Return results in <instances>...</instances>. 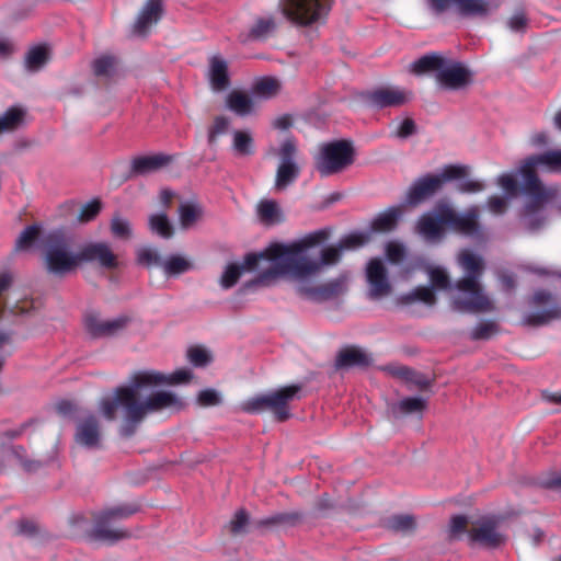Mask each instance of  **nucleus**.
<instances>
[{
	"label": "nucleus",
	"instance_id": "obj_35",
	"mask_svg": "<svg viewBox=\"0 0 561 561\" xmlns=\"http://www.w3.org/2000/svg\"><path fill=\"white\" fill-rule=\"evenodd\" d=\"M232 149L237 156L249 157L254 154V139L249 130H234L232 134Z\"/></svg>",
	"mask_w": 561,
	"mask_h": 561
},
{
	"label": "nucleus",
	"instance_id": "obj_18",
	"mask_svg": "<svg viewBox=\"0 0 561 561\" xmlns=\"http://www.w3.org/2000/svg\"><path fill=\"white\" fill-rule=\"evenodd\" d=\"M436 80L445 91H462L473 82V72L460 61H449L436 72Z\"/></svg>",
	"mask_w": 561,
	"mask_h": 561
},
{
	"label": "nucleus",
	"instance_id": "obj_46",
	"mask_svg": "<svg viewBox=\"0 0 561 561\" xmlns=\"http://www.w3.org/2000/svg\"><path fill=\"white\" fill-rule=\"evenodd\" d=\"M137 262L138 264L146 267L159 266L162 268L164 260L162 259L158 249L144 247L137 250Z\"/></svg>",
	"mask_w": 561,
	"mask_h": 561
},
{
	"label": "nucleus",
	"instance_id": "obj_50",
	"mask_svg": "<svg viewBox=\"0 0 561 561\" xmlns=\"http://www.w3.org/2000/svg\"><path fill=\"white\" fill-rule=\"evenodd\" d=\"M230 121L228 117L218 115L214 118L213 124L208 127L207 141L209 146H215L219 136L225 135L229 128Z\"/></svg>",
	"mask_w": 561,
	"mask_h": 561
},
{
	"label": "nucleus",
	"instance_id": "obj_48",
	"mask_svg": "<svg viewBox=\"0 0 561 561\" xmlns=\"http://www.w3.org/2000/svg\"><path fill=\"white\" fill-rule=\"evenodd\" d=\"M249 524V513L244 508H239L236 511L232 518L228 523L227 528L232 536H239L247 533V526Z\"/></svg>",
	"mask_w": 561,
	"mask_h": 561
},
{
	"label": "nucleus",
	"instance_id": "obj_5",
	"mask_svg": "<svg viewBox=\"0 0 561 561\" xmlns=\"http://www.w3.org/2000/svg\"><path fill=\"white\" fill-rule=\"evenodd\" d=\"M300 391V385L285 386L242 401L240 410L249 414H260L270 410L277 422H285L291 417L289 403L299 399Z\"/></svg>",
	"mask_w": 561,
	"mask_h": 561
},
{
	"label": "nucleus",
	"instance_id": "obj_28",
	"mask_svg": "<svg viewBox=\"0 0 561 561\" xmlns=\"http://www.w3.org/2000/svg\"><path fill=\"white\" fill-rule=\"evenodd\" d=\"M226 107L240 117H247L255 113L253 98L240 90H232L227 95Z\"/></svg>",
	"mask_w": 561,
	"mask_h": 561
},
{
	"label": "nucleus",
	"instance_id": "obj_3",
	"mask_svg": "<svg viewBox=\"0 0 561 561\" xmlns=\"http://www.w3.org/2000/svg\"><path fill=\"white\" fill-rule=\"evenodd\" d=\"M520 194L524 204L518 210V221L525 234L537 236L541 233L549 221L547 205L560 196L557 185L538 186L535 178L528 175L520 181Z\"/></svg>",
	"mask_w": 561,
	"mask_h": 561
},
{
	"label": "nucleus",
	"instance_id": "obj_64",
	"mask_svg": "<svg viewBox=\"0 0 561 561\" xmlns=\"http://www.w3.org/2000/svg\"><path fill=\"white\" fill-rule=\"evenodd\" d=\"M538 484L543 489H559L561 488V471L560 472H550L547 476L540 478L538 480Z\"/></svg>",
	"mask_w": 561,
	"mask_h": 561
},
{
	"label": "nucleus",
	"instance_id": "obj_42",
	"mask_svg": "<svg viewBox=\"0 0 561 561\" xmlns=\"http://www.w3.org/2000/svg\"><path fill=\"white\" fill-rule=\"evenodd\" d=\"M385 526L396 533L409 534L415 529L416 522L411 515H393L386 519Z\"/></svg>",
	"mask_w": 561,
	"mask_h": 561
},
{
	"label": "nucleus",
	"instance_id": "obj_25",
	"mask_svg": "<svg viewBox=\"0 0 561 561\" xmlns=\"http://www.w3.org/2000/svg\"><path fill=\"white\" fill-rule=\"evenodd\" d=\"M76 440L78 444L93 448L99 446L101 439L100 422L94 415H88L76 427Z\"/></svg>",
	"mask_w": 561,
	"mask_h": 561
},
{
	"label": "nucleus",
	"instance_id": "obj_43",
	"mask_svg": "<svg viewBox=\"0 0 561 561\" xmlns=\"http://www.w3.org/2000/svg\"><path fill=\"white\" fill-rule=\"evenodd\" d=\"M463 167L466 171L460 178L455 180L457 182V191L461 194H476L484 191L485 184L482 181L468 178L470 167L466 164Z\"/></svg>",
	"mask_w": 561,
	"mask_h": 561
},
{
	"label": "nucleus",
	"instance_id": "obj_56",
	"mask_svg": "<svg viewBox=\"0 0 561 561\" xmlns=\"http://www.w3.org/2000/svg\"><path fill=\"white\" fill-rule=\"evenodd\" d=\"M196 400L197 403L204 408L217 407L220 405L222 402L220 393L211 388L201 390L197 394Z\"/></svg>",
	"mask_w": 561,
	"mask_h": 561
},
{
	"label": "nucleus",
	"instance_id": "obj_9",
	"mask_svg": "<svg viewBox=\"0 0 561 561\" xmlns=\"http://www.w3.org/2000/svg\"><path fill=\"white\" fill-rule=\"evenodd\" d=\"M283 15L299 26L324 21L331 10V0H279Z\"/></svg>",
	"mask_w": 561,
	"mask_h": 561
},
{
	"label": "nucleus",
	"instance_id": "obj_62",
	"mask_svg": "<svg viewBox=\"0 0 561 561\" xmlns=\"http://www.w3.org/2000/svg\"><path fill=\"white\" fill-rule=\"evenodd\" d=\"M468 517L466 515H454L449 523V535L451 538H459L466 531Z\"/></svg>",
	"mask_w": 561,
	"mask_h": 561
},
{
	"label": "nucleus",
	"instance_id": "obj_2",
	"mask_svg": "<svg viewBox=\"0 0 561 561\" xmlns=\"http://www.w3.org/2000/svg\"><path fill=\"white\" fill-rule=\"evenodd\" d=\"M192 377L188 369H179L169 376L156 370L136 371L130 376L128 386L117 387L113 398L101 400L100 411L107 421H115L116 409L121 404L125 408L128 420L133 422H142L148 414L163 410L180 411L185 403L171 391L159 390L150 393L145 400L139 399V391L146 387L187 382Z\"/></svg>",
	"mask_w": 561,
	"mask_h": 561
},
{
	"label": "nucleus",
	"instance_id": "obj_59",
	"mask_svg": "<svg viewBox=\"0 0 561 561\" xmlns=\"http://www.w3.org/2000/svg\"><path fill=\"white\" fill-rule=\"evenodd\" d=\"M111 231L115 237L122 239H127L131 234V229L128 220L123 219L118 216L113 217L111 221Z\"/></svg>",
	"mask_w": 561,
	"mask_h": 561
},
{
	"label": "nucleus",
	"instance_id": "obj_44",
	"mask_svg": "<svg viewBox=\"0 0 561 561\" xmlns=\"http://www.w3.org/2000/svg\"><path fill=\"white\" fill-rule=\"evenodd\" d=\"M24 112L15 106H12L5 111L0 117V134L15 130L22 123Z\"/></svg>",
	"mask_w": 561,
	"mask_h": 561
},
{
	"label": "nucleus",
	"instance_id": "obj_37",
	"mask_svg": "<svg viewBox=\"0 0 561 561\" xmlns=\"http://www.w3.org/2000/svg\"><path fill=\"white\" fill-rule=\"evenodd\" d=\"M192 268V262L180 254H172L168 256L162 264V271L168 277L180 276Z\"/></svg>",
	"mask_w": 561,
	"mask_h": 561
},
{
	"label": "nucleus",
	"instance_id": "obj_4",
	"mask_svg": "<svg viewBox=\"0 0 561 561\" xmlns=\"http://www.w3.org/2000/svg\"><path fill=\"white\" fill-rule=\"evenodd\" d=\"M465 276L455 285L457 296L453 299V309L459 312L488 311L491 308L489 298L483 294L478 282L482 274V259L466 252L460 257Z\"/></svg>",
	"mask_w": 561,
	"mask_h": 561
},
{
	"label": "nucleus",
	"instance_id": "obj_55",
	"mask_svg": "<svg viewBox=\"0 0 561 561\" xmlns=\"http://www.w3.org/2000/svg\"><path fill=\"white\" fill-rule=\"evenodd\" d=\"M102 209V203L95 198L83 205L79 211L78 220L80 222H90L96 218Z\"/></svg>",
	"mask_w": 561,
	"mask_h": 561
},
{
	"label": "nucleus",
	"instance_id": "obj_15",
	"mask_svg": "<svg viewBox=\"0 0 561 561\" xmlns=\"http://www.w3.org/2000/svg\"><path fill=\"white\" fill-rule=\"evenodd\" d=\"M535 306L547 305V308L536 309L525 314L524 323L531 327H541L553 320L561 319V304L546 289L535 291L530 301Z\"/></svg>",
	"mask_w": 561,
	"mask_h": 561
},
{
	"label": "nucleus",
	"instance_id": "obj_31",
	"mask_svg": "<svg viewBox=\"0 0 561 561\" xmlns=\"http://www.w3.org/2000/svg\"><path fill=\"white\" fill-rule=\"evenodd\" d=\"M208 78L214 90L222 91L228 88L230 84L228 64L222 57L218 55L210 57Z\"/></svg>",
	"mask_w": 561,
	"mask_h": 561
},
{
	"label": "nucleus",
	"instance_id": "obj_21",
	"mask_svg": "<svg viewBox=\"0 0 561 561\" xmlns=\"http://www.w3.org/2000/svg\"><path fill=\"white\" fill-rule=\"evenodd\" d=\"M81 263H96L106 270H114L118 262L116 255L104 242H92L79 250V265Z\"/></svg>",
	"mask_w": 561,
	"mask_h": 561
},
{
	"label": "nucleus",
	"instance_id": "obj_52",
	"mask_svg": "<svg viewBox=\"0 0 561 561\" xmlns=\"http://www.w3.org/2000/svg\"><path fill=\"white\" fill-rule=\"evenodd\" d=\"M507 28L516 34H525L528 26V18L523 9H517L506 22Z\"/></svg>",
	"mask_w": 561,
	"mask_h": 561
},
{
	"label": "nucleus",
	"instance_id": "obj_7",
	"mask_svg": "<svg viewBox=\"0 0 561 561\" xmlns=\"http://www.w3.org/2000/svg\"><path fill=\"white\" fill-rule=\"evenodd\" d=\"M356 157L354 144L350 139H337L321 144L314 156L316 170L322 178L337 174L351 167Z\"/></svg>",
	"mask_w": 561,
	"mask_h": 561
},
{
	"label": "nucleus",
	"instance_id": "obj_13",
	"mask_svg": "<svg viewBox=\"0 0 561 561\" xmlns=\"http://www.w3.org/2000/svg\"><path fill=\"white\" fill-rule=\"evenodd\" d=\"M363 99L370 107L377 110L397 108L411 102L413 93L407 88L387 84L366 91L363 94Z\"/></svg>",
	"mask_w": 561,
	"mask_h": 561
},
{
	"label": "nucleus",
	"instance_id": "obj_23",
	"mask_svg": "<svg viewBox=\"0 0 561 561\" xmlns=\"http://www.w3.org/2000/svg\"><path fill=\"white\" fill-rule=\"evenodd\" d=\"M171 161L172 157L163 153L135 157L131 159L130 168L125 179L130 180L156 172L168 165Z\"/></svg>",
	"mask_w": 561,
	"mask_h": 561
},
{
	"label": "nucleus",
	"instance_id": "obj_32",
	"mask_svg": "<svg viewBox=\"0 0 561 561\" xmlns=\"http://www.w3.org/2000/svg\"><path fill=\"white\" fill-rule=\"evenodd\" d=\"M421 412V397L404 398L398 402H391L387 405L389 417L398 420L410 414Z\"/></svg>",
	"mask_w": 561,
	"mask_h": 561
},
{
	"label": "nucleus",
	"instance_id": "obj_30",
	"mask_svg": "<svg viewBox=\"0 0 561 561\" xmlns=\"http://www.w3.org/2000/svg\"><path fill=\"white\" fill-rule=\"evenodd\" d=\"M298 291L301 296L314 300L324 301L332 299L342 291V282L334 279L320 286H299Z\"/></svg>",
	"mask_w": 561,
	"mask_h": 561
},
{
	"label": "nucleus",
	"instance_id": "obj_11",
	"mask_svg": "<svg viewBox=\"0 0 561 561\" xmlns=\"http://www.w3.org/2000/svg\"><path fill=\"white\" fill-rule=\"evenodd\" d=\"M454 211L448 202L440 199L431 210L423 213V239L433 243L442 241L447 229L453 227Z\"/></svg>",
	"mask_w": 561,
	"mask_h": 561
},
{
	"label": "nucleus",
	"instance_id": "obj_39",
	"mask_svg": "<svg viewBox=\"0 0 561 561\" xmlns=\"http://www.w3.org/2000/svg\"><path fill=\"white\" fill-rule=\"evenodd\" d=\"M49 59V51L45 45H37L28 50L25 57V67L35 72L42 69Z\"/></svg>",
	"mask_w": 561,
	"mask_h": 561
},
{
	"label": "nucleus",
	"instance_id": "obj_16",
	"mask_svg": "<svg viewBox=\"0 0 561 561\" xmlns=\"http://www.w3.org/2000/svg\"><path fill=\"white\" fill-rule=\"evenodd\" d=\"M536 168L548 172H561V150H548L543 153L531 154L524 160L517 171L520 181H526L530 175L536 179L538 186H545L535 171Z\"/></svg>",
	"mask_w": 561,
	"mask_h": 561
},
{
	"label": "nucleus",
	"instance_id": "obj_29",
	"mask_svg": "<svg viewBox=\"0 0 561 561\" xmlns=\"http://www.w3.org/2000/svg\"><path fill=\"white\" fill-rule=\"evenodd\" d=\"M371 364L370 356L362 348L356 346H347L340 351L335 366L337 368H351V367H368Z\"/></svg>",
	"mask_w": 561,
	"mask_h": 561
},
{
	"label": "nucleus",
	"instance_id": "obj_63",
	"mask_svg": "<svg viewBox=\"0 0 561 561\" xmlns=\"http://www.w3.org/2000/svg\"><path fill=\"white\" fill-rule=\"evenodd\" d=\"M416 131L415 122L412 118H405L396 129L393 136L400 139H407Z\"/></svg>",
	"mask_w": 561,
	"mask_h": 561
},
{
	"label": "nucleus",
	"instance_id": "obj_20",
	"mask_svg": "<svg viewBox=\"0 0 561 561\" xmlns=\"http://www.w3.org/2000/svg\"><path fill=\"white\" fill-rule=\"evenodd\" d=\"M466 168L460 163L445 164L437 173L423 174V199L439 192L445 183L460 178Z\"/></svg>",
	"mask_w": 561,
	"mask_h": 561
},
{
	"label": "nucleus",
	"instance_id": "obj_26",
	"mask_svg": "<svg viewBox=\"0 0 561 561\" xmlns=\"http://www.w3.org/2000/svg\"><path fill=\"white\" fill-rule=\"evenodd\" d=\"M163 13L162 0H147L134 23V33L147 34L152 24L158 23Z\"/></svg>",
	"mask_w": 561,
	"mask_h": 561
},
{
	"label": "nucleus",
	"instance_id": "obj_40",
	"mask_svg": "<svg viewBox=\"0 0 561 561\" xmlns=\"http://www.w3.org/2000/svg\"><path fill=\"white\" fill-rule=\"evenodd\" d=\"M500 332L499 324L493 320L477 323L469 332L471 341H489Z\"/></svg>",
	"mask_w": 561,
	"mask_h": 561
},
{
	"label": "nucleus",
	"instance_id": "obj_61",
	"mask_svg": "<svg viewBox=\"0 0 561 561\" xmlns=\"http://www.w3.org/2000/svg\"><path fill=\"white\" fill-rule=\"evenodd\" d=\"M386 255L390 263L398 264L405 257V248L398 242H389L386 247Z\"/></svg>",
	"mask_w": 561,
	"mask_h": 561
},
{
	"label": "nucleus",
	"instance_id": "obj_47",
	"mask_svg": "<svg viewBox=\"0 0 561 561\" xmlns=\"http://www.w3.org/2000/svg\"><path fill=\"white\" fill-rule=\"evenodd\" d=\"M203 214L197 204L184 203L179 207L180 224L182 228L191 227Z\"/></svg>",
	"mask_w": 561,
	"mask_h": 561
},
{
	"label": "nucleus",
	"instance_id": "obj_49",
	"mask_svg": "<svg viewBox=\"0 0 561 561\" xmlns=\"http://www.w3.org/2000/svg\"><path fill=\"white\" fill-rule=\"evenodd\" d=\"M115 57L110 55L101 56L92 64L93 73L96 77L111 78L115 71Z\"/></svg>",
	"mask_w": 561,
	"mask_h": 561
},
{
	"label": "nucleus",
	"instance_id": "obj_41",
	"mask_svg": "<svg viewBox=\"0 0 561 561\" xmlns=\"http://www.w3.org/2000/svg\"><path fill=\"white\" fill-rule=\"evenodd\" d=\"M423 271L427 272L430 276L428 286H431L435 290H449L453 288V284L444 268H432L431 266L426 265L425 262L423 261Z\"/></svg>",
	"mask_w": 561,
	"mask_h": 561
},
{
	"label": "nucleus",
	"instance_id": "obj_19",
	"mask_svg": "<svg viewBox=\"0 0 561 561\" xmlns=\"http://www.w3.org/2000/svg\"><path fill=\"white\" fill-rule=\"evenodd\" d=\"M366 280L369 287V298L380 299L391 294L392 286L389 280L388 270L381 259L374 257L368 261Z\"/></svg>",
	"mask_w": 561,
	"mask_h": 561
},
{
	"label": "nucleus",
	"instance_id": "obj_33",
	"mask_svg": "<svg viewBox=\"0 0 561 561\" xmlns=\"http://www.w3.org/2000/svg\"><path fill=\"white\" fill-rule=\"evenodd\" d=\"M302 518V514L299 512H283L274 514L270 517L259 519L254 523L256 528H270L274 526H295Z\"/></svg>",
	"mask_w": 561,
	"mask_h": 561
},
{
	"label": "nucleus",
	"instance_id": "obj_22",
	"mask_svg": "<svg viewBox=\"0 0 561 561\" xmlns=\"http://www.w3.org/2000/svg\"><path fill=\"white\" fill-rule=\"evenodd\" d=\"M499 520L495 517H488L479 523V527L469 533L471 545L479 543L489 549L499 548L505 540V537L497 531Z\"/></svg>",
	"mask_w": 561,
	"mask_h": 561
},
{
	"label": "nucleus",
	"instance_id": "obj_24",
	"mask_svg": "<svg viewBox=\"0 0 561 561\" xmlns=\"http://www.w3.org/2000/svg\"><path fill=\"white\" fill-rule=\"evenodd\" d=\"M479 209L477 206L469 207L463 213L454 211L451 230L468 237H480L482 227L478 221Z\"/></svg>",
	"mask_w": 561,
	"mask_h": 561
},
{
	"label": "nucleus",
	"instance_id": "obj_60",
	"mask_svg": "<svg viewBox=\"0 0 561 561\" xmlns=\"http://www.w3.org/2000/svg\"><path fill=\"white\" fill-rule=\"evenodd\" d=\"M388 374L405 381H415L416 373L403 365H388L383 368Z\"/></svg>",
	"mask_w": 561,
	"mask_h": 561
},
{
	"label": "nucleus",
	"instance_id": "obj_14",
	"mask_svg": "<svg viewBox=\"0 0 561 561\" xmlns=\"http://www.w3.org/2000/svg\"><path fill=\"white\" fill-rule=\"evenodd\" d=\"M297 146L293 139H286L279 147V164L275 175V188L283 191L291 185L300 175V168L296 162Z\"/></svg>",
	"mask_w": 561,
	"mask_h": 561
},
{
	"label": "nucleus",
	"instance_id": "obj_54",
	"mask_svg": "<svg viewBox=\"0 0 561 561\" xmlns=\"http://www.w3.org/2000/svg\"><path fill=\"white\" fill-rule=\"evenodd\" d=\"M187 358L196 367H205L213 359L210 353L201 346L190 347L187 351Z\"/></svg>",
	"mask_w": 561,
	"mask_h": 561
},
{
	"label": "nucleus",
	"instance_id": "obj_17",
	"mask_svg": "<svg viewBox=\"0 0 561 561\" xmlns=\"http://www.w3.org/2000/svg\"><path fill=\"white\" fill-rule=\"evenodd\" d=\"M130 321L131 318L125 314L103 320L94 310L85 312L83 318L85 331L94 339L114 336L125 330Z\"/></svg>",
	"mask_w": 561,
	"mask_h": 561
},
{
	"label": "nucleus",
	"instance_id": "obj_8",
	"mask_svg": "<svg viewBox=\"0 0 561 561\" xmlns=\"http://www.w3.org/2000/svg\"><path fill=\"white\" fill-rule=\"evenodd\" d=\"M138 507L135 505H119L106 508L93 516V528L88 537L94 541L113 545L119 540L131 537V533L124 527H114L113 523L125 519L135 514Z\"/></svg>",
	"mask_w": 561,
	"mask_h": 561
},
{
	"label": "nucleus",
	"instance_id": "obj_58",
	"mask_svg": "<svg viewBox=\"0 0 561 561\" xmlns=\"http://www.w3.org/2000/svg\"><path fill=\"white\" fill-rule=\"evenodd\" d=\"M449 61L450 60H446L438 53L423 54V72L427 70H436V72H439V70L447 66Z\"/></svg>",
	"mask_w": 561,
	"mask_h": 561
},
{
	"label": "nucleus",
	"instance_id": "obj_27",
	"mask_svg": "<svg viewBox=\"0 0 561 561\" xmlns=\"http://www.w3.org/2000/svg\"><path fill=\"white\" fill-rule=\"evenodd\" d=\"M277 28L276 19L273 15L256 18L249 32L240 34L241 43L250 41H266Z\"/></svg>",
	"mask_w": 561,
	"mask_h": 561
},
{
	"label": "nucleus",
	"instance_id": "obj_12",
	"mask_svg": "<svg viewBox=\"0 0 561 561\" xmlns=\"http://www.w3.org/2000/svg\"><path fill=\"white\" fill-rule=\"evenodd\" d=\"M493 0H428V7L435 14H442L451 7L462 18H485L496 10Z\"/></svg>",
	"mask_w": 561,
	"mask_h": 561
},
{
	"label": "nucleus",
	"instance_id": "obj_38",
	"mask_svg": "<svg viewBox=\"0 0 561 561\" xmlns=\"http://www.w3.org/2000/svg\"><path fill=\"white\" fill-rule=\"evenodd\" d=\"M245 257H247V255L244 256L242 265H239L236 263H231V264L227 265L226 270L224 271V273L219 279V284L222 289L232 288L239 282L244 270L252 271L259 266V264H256L253 267H248V265L245 263ZM262 260L263 259H261L257 263H260Z\"/></svg>",
	"mask_w": 561,
	"mask_h": 561
},
{
	"label": "nucleus",
	"instance_id": "obj_57",
	"mask_svg": "<svg viewBox=\"0 0 561 561\" xmlns=\"http://www.w3.org/2000/svg\"><path fill=\"white\" fill-rule=\"evenodd\" d=\"M369 241V236L364 232H354L344 237L340 241L342 250H351L365 245Z\"/></svg>",
	"mask_w": 561,
	"mask_h": 561
},
{
	"label": "nucleus",
	"instance_id": "obj_53",
	"mask_svg": "<svg viewBox=\"0 0 561 561\" xmlns=\"http://www.w3.org/2000/svg\"><path fill=\"white\" fill-rule=\"evenodd\" d=\"M497 184L503 188L505 197H513L520 193V182L518 183L511 173H503L497 178Z\"/></svg>",
	"mask_w": 561,
	"mask_h": 561
},
{
	"label": "nucleus",
	"instance_id": "obj_6",
	"mask_svg": "<svg viewBox=\"0 0 561 561\" xmlns=\"http://www.w3.org/2000/svg\"><path fill=\"white\" fill-rule=\"evenodd\" d=\"M43 263L48 274L62 277L79 266V251L72 252L66 237L55 231L45 239Z\"/></svg>",
	"mask_w": 561,
	"mask_h": 561
},
{
	"label": "nucleus",
	"instance_id": "obj_51",
	"mask_svg": "<svg viewBox=\"0 0 561 561\" xmlns=\"http://www.w3.org/2000/svg\"><path fill=\"white\" fill-rule=\"evenodd\" d=\"M41 233V229L36 225L27 226L19 236L15 249L19 251L27 250L30 249L35 241L38 239Z\"/></svg>",
	"mask_w": 561,
	"mask_h": 561
},
{
	"label": "nucleus",
	"instance_id": "obj_10",
	"mask_svg": "<svg viewBox=\"0 0 561 561\" xmlns=\"http://www.w3.org/2000/svg\"><path fill=\"white\" fill-rule=\"evenodd\" d=\"M421 204V178L413 181L407 191L402 202L397 206H391L385 211L379 213L370 224L374 232H390L396 229L399 219L411 208Z\"/></svg>",
	"mask_w": 561,
	"mask_h": 561
},
{
	"label": "nucleus",
	"instance_id": "obj_45",
	"mask_svg": "<svg viewBox=\"0 0 561 561\" xmlns=\"http://www.w3.org/2000/svg\"><path fill=\"white\" fill-rule=\"evenodd\" d=\"M149 227L161 238L169 239L173 236L174 230L165 214L151 215L149 218Z\"/></svg>",
	"mask_w": 561,
	"mask_h": 561
},
{
	"label": "nucleus",
	"instance_id": "obj_36",
	"mask_svg": "<svg viewBox=\"0 0 561 561\" xmlns=\"http://www.w3.org/2000/svg\"><path fill=\"white\" fill-rule=\"evenodd\" d=\"M257 215L267 225L279 224L284 220L282 209L273 199H262L257 205Z\"/></svg>",
	"mask_w": 561,
	"mask_h": 561
},
{
	"label": "nucleus",
	"instance_id": "obj_34",
	"mask_svg": "<svg viewBox=\"0 0 561 561\" xmlns=\"http://www.w3.org/2000/svg\"><path fill=\"white\" fill-rule=\"evenodd\" d=\"M280 90V83L276 78L263 77L257 79L251 89L254 96L270 100L278 94Z\"/></svg>",
	"mask_w": 561,
	"mask_h": 561
},
{
	"label": "nucleus",
	"instance_id": "obj_1",
	"mask_svg": "<svg viewBox=\"0 0 561 561\" xmlns=\"http://www.w3.org/2000/svg\"><path fill=\"white\" fill-rule=\"evenodd\" d=\"M329 232L320 229L306 234L290 244L273 243L260 253H249L245 257L248 267H253L261 259L273 262V266L260 273L254 279L245 283L242 290L254 286H266L271 280L288 275L295 279H305L321 271L324 265H335L342 257L341 245L328 247L321 251L320 261L301 255L306 250L327 241Z\"/></svg>",
	"mask_w": 561,
	"mask_h": 561
}]
</instances>
